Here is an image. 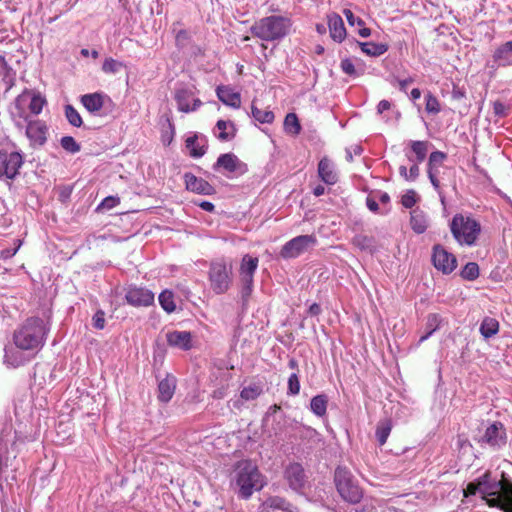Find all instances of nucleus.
<instances>
[{
	"label": "nucleus",
	"mask_w": 512,
	"mask_h": 512,
	"mask_svg": "<svg viewBox=\"0 0 512 512\" xmlns=\"http://www.w3.org/2000/svg\"><path fill=\"white\" fill-rule=\"evenodd\" d=\"M215 129V135L220 141H229L235 137L236 128L231 121L218 120Z\"/></svg>",
	"instance_id": "7c9ffc66"
},
{
	"label": "nucleus",
	"mask_w": 512,
	"mask_h": 512,
	"mask_svg": "<svg viewBox=\"0 0 512 512\" xmlns=\"http://www.w3.org/2000/svg\"><path fill=\"white\" fill-rule=\"evenodd\" d=\"M292 20L286 16L271 15L254 22L251 34L262 41L274 42L285 38L291 30Z\"/></svg>",
	"instance_id": "20e7f679"
},
{
	"label": "nucleus",
	"mask_w": 512,
	"mask_h": 512,
	"mask_svg": "<svg viewBox=\"0 0 512 512\" xmlns=\"http://www.w3.org/2000/svg\"><path fill=\"white\" fill-rule=\"evenodd\" d=\"M0 75H3L4 79L12 80V69L8 66L3 56H0Z\"/></svg>",
	"instance_id": "e2e57ef3"
},
{
	"label": "nucleus",
	"mask_w": 512,
	"mask_h": 512,
	"mask_svg": "<svg viewBox=\"0 0 512 512\" xmlns=\"http://www.w3.org/2000/svg\"><path fill=\"white\" fill-rule=\"evenodd\" d=\"M80 101L89 113L97 115L105 106L106 102H110L111 100L110 97L103 92H94L82 95Z\"/></svg>",
	"instance_id": "6ab92c4d"
},
{
	"label": "nucleus",
	"mask_w": 512,
	"mask_h": 512,
	"mask_svg": "<svg viewBox=\"0 0 512 512\" xmlns=\"http://www.w3.org/2000/svg\"><path fill=\"white\" fill-rule=\"evenodd\" d=\"M336 489L346 502L359 503L363 497L361 488L355 482L351 472L345 467H337L334 474Z\"/></svg>",
	"instance_id": "6e6552de"
},
{
	"label": "nucleus",
	"mask_w": 512,
	"mask_h": 512,
	"mask_svg": "<svg viewBox=\"0 0 512 512\" xmlns=\"http://www.w3.org/2000/svg\"><path fill=\"white\" fill-rule=\"evenodd\" d=\"M167 342L172 347L189 350L192 347V336L188 331H173L167 334Z\"/></svg>",
	"instance_id": "cd10ccee"
},
{
	"label": "nucleus",
	"mask_w": 512,
	"mask_h": 512,
	"mask_svg": "<svg viewBox=\"0 0 512 512\" xmlns=\"http://www.w3.org/2000/svg\"><path fill=\"white\" fill-rule=\"evenodd\" d=\"M432 262L434 267L443 274H450L457 267L456 257L441 245L433 247Z\"/></svg>",
	"instance_id": "2eb2a0df"
},
{
	"label": "nucleus",
	"mask_w": 512,
	"mask_h": 512,
	"mask_svg": "<svg viewBox=\"0 0 512 512\" xmlns=\"http://www.w3.org/2000/svg\"><path fill=\"white\" fill-rule=\"evenodd\" d=\"M352 243L354 246L364 251H372V249L374 248L373 238L363 234L356 235L353 238Z\"/></svg>",
	"instance_id": "c03bdc74"
},
{
	"label": "nucleus",
	"mask_w": 512,
	"mask_h": 512,
	"mask_svg": "<svg viewBox=\"0 0 512 512\" xmlns=\"http://www.w3.org/2000/svg\"><path fill=\"white\" fill-rule=\"evenodd\" d=\"M213 170H223L228 177L240 176L247 172V165L243 163L234 153L221 154L215 164Z\"/></svg>",
	"instance_id": "4468645a"
},
{
	"label": "nucleus",
	"mask_w": 512,
	"mask_h": 512,
	"mask_svg": "<svg viewBox=\"0 0 512 512\" xmlns=\"http://www.w3.org/2000/svg\"><path fill=\"white\" fill-rule=\"evenodd\" d=\"M361 51L368 56L378 57L388 50V45L374 42H358Z\"/></svg>",
	"instance_id": "e433bc0d"
},
{
	"label": "nucleus",
	"mask_w": 512,
	"mask_h": 512,
	"mask_svg": "<svg viewBox=\"0 0 512 512\" xmlns=\"http://www.w3.org/2000/svg\"><path fill=\"white\" fill-rule=\"evenodd\" d=\"M419 174H420L419 163L414 162V164L408 170V181H410V182L415 181L419 177Z\"/></svg>",
	"instance_id": "0e129e2a"
},
{
	"label": "nucleus",
	"mask_w": 512,
	"mask_h": 512,
	"mask_svg": "<svg viewBox=\"0 0 512 512\" xmlns=\"http://www.w3.org/2000/svg\"><path fill=\"white\" fill-rule=\"evenodd\" d=\"M418 201V195L415 190H407L401 197V204L407 209H411Z\"/></svg>",
	"instance_id": "603ef678"
},
{
	"label": "nucleus",
	"mask_w": 512,
	"mask_h": 512,
	"mask_svg": "<svg viewBox=\"0 0 512 512\" xmlns=\"http://www.w3.org/2000/svg\"><path fill=\"white\" fill-rule=\"evenodd\" d=\"M28 359L16 348H5L4 364L10 368H18L24 365Z\"/></svg>",
	"instance_id": "c756f323"
},
{
	"label": "nucleus",
	"mask_w": 512,
	"mask_h": 512,
	"mask_svg": "<svg viewBox=\"0 0 512 512\" xmlns=\"http://www.w3.org/2000/svg\"><path fill=\"white\" fill-rule=\"evenodd\" d=\"M480 333L485 339L496 335L499 331V322L492 317H485L480 325Z\"/></svg>",
	"instance_id": "4c0bfd02"
},
{
	"label": "nucleus",
	"mask_w": 512,
	"mask_h": 512,
	"mask_svg": "<svg viewBox=\"0 0 512 512\" xmlns=\"http://www.w3.org/2000/svg\"><path fill=\"white\" fill-rule=\"evenodd\" d=\"M442 317L437 313H431L427 316L426 321V333L422 335L418 341V345L426 341L429 337L432 336L434 332H436L441 324H442Z\"/></svg>",
	"instance_id": "f704fd0d"
},
{
	"label": "nucleus",
	"mask_w": 512,
	"mask_h": 512,
	"mask_svg": "<svg viewBox=\"0 0 512 512\" xmlns=\"http://www.w3.org/2000/svg\"><path fill=\"white\" fill-rule=\"evenodd\" d=\"M262 390L257 385H250L248 387H244L240 393V396L242 399L246 401H251L256 399L260 394Z\"/></svg>",
	"instance_id": "3c124183"
},
{
	"label": "nucleus",
	"mask_w": 512,
	"mask_h": 512,
	"mask_svg": "<svg viewBox=\"0 0 512 512\" xmlns=\"http://www.w3.org/2000/svg\"><path fill=\"white\" fill-rule=\"evenodd\" d=\"M358 63H355L351 58H344L341 60L340 68L342 72L350 77L356 78L364 74V65L356 60Z\"/></svg>",
	"instance_id": "2f4dec72"
},
{
	"label": "nucleus",
	"mask_w": 512,
	"mask_h": 512,
	"mask_svg": "<svg viewBox=\"0 0 512 512\" xmlns=\"http://www.w3.org/2000/svg\"><path fill=\"white\" fill-rule=\"evenodd\" d=\"M284 131L292 136H296L301 131L299 119L295 113H288L284 119Z\"/></svg>",
	"instance_id": "ea45409f"
},
{
	"label": "nucleus",
	"mask_w": 512,
	"mask_h": 512,
	"mask_svg": "<svg viewBox=\"0 0 512 512\" xmlns=\"http://www.w3.org/2000/svg\"><path fill=\"white\" fill-rule=\"evenodd\" d=\"M125 65L123 62L115 60L113 58H106L102 64V70L104 73L115 74L120 71Z\"/></svg>",
	"instance_id": "de8ad7c7"
},
{
	"label": "nucleus",
	"mask_w": 512,
	"mask_h": 512,
	"mask_svg": "<svg viewBox=\"0 0 512 512\" xmlns=\"http://www.w3.org/2000/svg\"><path fill=\"white\" fill-rule=\"evenodd\" d=\"M93 326L96 329H103L105 327V313L102 310H98L92 318Z\"/></svg>",
	"instance_id": "680f3d73"
},
{
	"label": "nucleus",
	"mask_w": 512,
	"mask_h": 512,
	"mask_svg": "<svg viewBox=\"0 0 512 512\" xmlns=\"http://www.w3.org/2000/svg\"><path fill=\"white\" fill-rule=\"evenodd\" d=\"M128 304L134 307H148L154 304V293L145 287L130 286L125 294Z\"/></svg>",
	"instance_id": "dca6fc26"
},
{
	"label": "nucleus",
	"mask_w": 512,
	"mask_h": 512,
	"mask_svg": "<svg viewBox=\"0 0 512 512\" xmlns=\"http://www.w3.org/2000/svg\"><path fill=\"white\" fill-rule=\"evenodd\" d=\"M14 438L11 431H3L0 435V470L11 465L17 456Z\"/></svg>",
	"instance_id": "f3484780"
},
{
	"label": "nucleus",
	"mask_w": 512,
	"mask_h": 512,
	"mask_svg": "<svg viewBox=\"0 0 512 512\" xmlns=\"http://www.w3.org/2000/svg\"><path fill=\"white\" fill-rule=\"evenodd\" d=\"M185 147L192 158H201L208 149V139L204 134L191 133L185 140Z\"/></svg>",
	"instance_id": "a211bd4d"
},
{
	"label": "nucleus",
	"mask_w": 512,
	"mask_h": 512,
	"mask_svg": "<svg viewBox=\"0 0 512 512\" xmlns=\"http://www.w3.org/2000/svg\"><path fill=\"white\" fill-rule=\"evenodd\" d=\"M439 172H440V167L427 166L428 178H429L434 189H438L439 185H440V181L438 179Z\"/></svg>",
	"instance_id": "4d7b16f0"
},
{
	"label": "nucleus",
	"mask_w": 512,
	"mask_h": 512,
	"mask_svg": "<svg viewBox=\"0 0 512 512\" xmlns=\"http://www.w3.org/2000/svg\"><path fill=\"white\" fill-rule=\"evenodd\" d=\"M176 388V379L171 375H167L164 379H162L158 384V399L163 402H169L175 392Z\"/></svg>",
	"instance_id": "c85d7f7f"
},
{
	"label": "nucleus",
	"mask_w": 512,
	"mask_h": 512,
	"mask_svg": "<svg viewBox=\"0 0 512 512\" xmlns=\"http://www.w3.org/2000/svg\"><path fill=\"white\" fill-rule=\"evenodd\" d=\"M391 107V103L388 100H381L377 105V112L379 114L384 113L385 111L389 110Z\"/></svg>",
	"instance_id": "338daca9"
},
{
	"label": "nucleus",
	"mask_w": 512,
	"mask_h": 512,
	"mask_svg": "<svg viewBox=\"0 0 512 512\" xmlns=\"http://www.w3.org/2000/svg\"><path fill=\"white\" fill-rule=\"evenodd\" d=\"M410 147L412 152L415 154V159H413L408 154L406 155L408 160L411 162L422 163L428 152L429 142L428 141H420V140H412L410 141Z\"/></svg>",
	"instance_id": "72a5a7b5"
},
{
	"label": "nucleus",
	"mask_w": 512,
	"mask_h": 512,
	"mask_svg": "<svg viewBox=\"0 0 512 512\" xmlns=\"http://www.w3.org/2000/svg\"><path fill=\"white\" fill-rule=\"evenodd\" d=\"M492 59L498 67L512 66V40L497 46L493 52Z\"/></svg>",
	"instance_id": "5701e85b"
},
{
	"label": "nucleus",
	"mask_w": 512,
	"mask_h": 512,
	"mask_svg": "<svg viewBox=\"0 0 512 512\" xmlns=\"http://www.w3.org/2000/svg\"><path fill=\"white\" fill-rule=\"evenodd\" d=\"M209 281L211 289L216 294L228 291L232 283L231 268L224 261H214L209 268Z\"/></svg>",
	"instance_id": "1a4fd4ad"
},
{
	"label": "nucleus",
	"mask_w": 512,
	"mask_h": 512,
	"mask_svg": "<svg viewBox=\"0 0 512 512\" xmlns=\"http://www.w3.org/2000/svg\"><path fill=\"white\" fill-rule=\"evenodd\" d=\"M184 181L186 189L200 194V195H211L215 192L214 187L203 178H199L192 173L184 174Z\"/></svg>",
	"instance_id": "aec40b11"
},
{
	"label": "nucleus",
	"mask_w": 512,
	"mask_h": 512,
	"mask_svg": "<svg viewBox=\"0 0 512 512\" xmlns=\"http://www.w3.org/2000/svg\"><path fill=\"white\" fill-rule=\"evenodd\" d=\"M25 135L29 140V145L33 149L43 147L48 139L49 126L40 119H30L25 123Z\"/></svg>",
	"instance_id": "f8f14e48"
},
{
	"label": "nucleus",
	"mask_w": 512,
	"mask_h": 512,
	"mask_svg": "<svg viewBox=\"0 0 512 512\" xmlns=\"http://www.w3.org/2000/svg\"><path fill=\"white\" fill-rule=\"evenodd\" d=\"M410 224L414 232L418 234L424 233L428 227L426 214L418 208L412 210Z\"/></svg>",
	"instance_id": "473e14b6"
},
{
	"label": "nucleus",
	"mask_w": 512,
	"mask_h": 512,
	"mask_svg": "<svg viewBox=\"0 0 512 512\" xmlns=\"http://www.w3.org/2000/svg\"><path fill=\"white\" fill-rule=\"evenodd\" d=\"M447 159V154L442 151H433L428 159L427 166H436L442 167L445 160Z\"/></svg>",
	"instance_id": "864d4df0"
},
{
	"label": "nucleus",
	"mask_w": 512,
	"mask_h": 512,
	"mask_svg": "<svg viewBox=\"0 0 512 512\" xmlns=\"http://www.w3.org/2000/svg\"><path fill=\"white\" fill-rule=\"evenodd\" d=\"M300 392V381L296 373H292L288 378L287 394L291 396L298 395Z\"/></svg>",
	"instance_id": "5fc2aeb1"
},
{
	"label": "nucleus",
	"mask_w": 512,
	"mask_h": 512,
	"mask_svg": "<svg viewBox=\"0 0 512 512\" xmlns=\"http://www.w3.org/2000/svg\"><path fill=\"white\" fill-rule=\"evenodd\" d=\"M259 259L246 254L242 257L240 263V279L241 281L250 282L254 280V274L258 268Z\"/></svg>",
	"instance_id": "a878e982"
},
{
	"label": "nucleus",
	"mask_w": 512,
	"mask_h": 512,
	"mask_svg": "<svg viewBox=\"0 0 512 512\" xmlns=\"http://www.w3.org/2000/svg\"><path fill=\"white\" fill-rule=\"evenodd\" d=\"M392 422L390 419L380 421L376 428V438L380 446L384 445L391 433Z\"/></svg>",
	"instance_id": "58836bf2"
},
{
	"label": "nucleus",
	"mask_w": 512,
	"mask_h": 512,
	"mask_svg": "<svg viewBox=\"0 0 512 512\" xmlns=\"http://www.w3.org/2000/svg\"><path fill=\"white\" fill-rule=\"evenodd\" d=\"M425 110L429 114L436 115L441 111L439 100L430 92L425 96Z\"/></svg>",
	"instance_id": "09e8293b"
},
{
	"label": "nucleus",
	"mask_w": 512,
	"mask_h": 512,
	"mask_svg": "<svg viewBox=\"0 0 512 512\" xmlns=\"http://www.w3.org/2000/svg\"><path fill=\"white\" fill-rule=\"evenodd\" d=\"M174 98L178 110L183 113L194 112L203 104L196 96V88L194 86H179L175 90Z\"/></svg>",
	"instance_id": "ddd939ff"
},
{
	"label": "nucleus",
	"mask_w": 512,
	"mask_h": 512,
	"mask_svg": "<svg viewBox=\"0 0 512 512\" xmlns=\"http://www.w3.org/2000/svg\"><path fill=\"white\" fill-rule=\"evenodd\" d=\"M218 99L227 106L239 108L241 105V96L229 86L220 85L216 88Z\"/></svg>",
	"instance_id": "bb28decb"
},
{
	"label": "nucleus",
	"mask_w": 512,
	"mask_h": 512,
	"mask_svg": "<svg viewBox=\"0 0 512 512\" xmlns=\"http://www.w3.org/2000/svg\"><path fill=\"white\" fill-rule=\"evenodd\" d=\"M285 478L293 490L298 491L302 489L306 481L302 465L299 463L289 464L285 469Z\"/></svg>",
	"instance_id": "412c9836"
},
{
	"label": "nucleus",
	"mask_w": 512,
	"mask_h": 512,
	"mask_svg": "<svg viewBox=\"0 0 512 512\" xmlns=\"http://www.w3.org/2000/svg\"><path fill=\"white\" fill-rule=\"evenodd\" d=\"M450 231L461 246H474L481 233L480 223L469 215L455 214L450 222Z\"/></svg>",
	"instance_id": "39448f33"
},
{
	"label": "nucleus",
	"mask_w": 512,
	"mask_h": 512,
	"mask_svg": "<svg viewBox=\"0 0 512 512\" xmlns=\"http://www.w3.org/2000/svg\"><path fill=\"white\" fill-rule=\"evenodd\" d=\"M316 244L317 238L313 234L299 235L282 246L280 256L283 259H294L314 248Z\"/></svg>",
	"instance_id": "9d476101"
},
{
	"label": "nucleus",
	"mask_w": 512,
	"mask_h": 512,
	"mask_svg": "<svg viewBox=\"0 0 512 512\" xmlns=\"http://www.w3.org/2000/svg\"><path fill=\"white\" fill-rule=\"evenodd\" d=\"M236 484L239 487V496L248 499L254 491L261 490L265 482L258 468L253 463L245 461L238 466Z\"/></svg>",
	"instance_id": "423d86ee"
},
{
	"label": "nucleus",
	"mask_w": 512,
	"mask_h": 512,
	"mask_svg": "<svg viewBox=\"0 0 512 512\" xmlns=\"http://www.w3.org/2000/svg\"><path fill=\"white\" fill-rule=\"evenodd\" d=\"M65 116L68 122L74 127H80L83 123L78 111L70 104L65 106Z\"/></svg>",
	"instance_id": "a18cd8bd"
},
{
	"label": "nucleus",
	"mask_w": 512,
	"mask_h": 512,
	"mask_svg": "<svg viewBox=\"0 0 512 512\" xmlns=\"http://www.w3.org/2000/svg\"><path fill=\"white\" fill-rule=\"evenodd\" d=\"M159 304L162 309L167 313H173L176 310V304L174 302V294L170 290H164L160 293Z\"/></svg>",
	"instance_id": "a19ab883"
},
{
	"label": "nucleus",
	"mask_w": 512,
	"mask_h": 512,
	"mask_svg": "<svg viewBox=\"0 0 512 512\" xmlns=\"http://www.w3.org/2000/svg\"><path fill=\"white\" fill-rule=\"evenodd\" d=\"M47 101L39 92L25 89L9 107V114L15 126L22 130L31 116L39 115Z\"/></svg>",
	"instance_id": "7ed1b4c3"
},
{
	"label": "nucleus",
	"mask_w": 512,
	"mask_h": 512,
	"mask_svg": "<svg viewBox=\"0 0 512 512\" xmlns=\"http://www.w3.org/2000/svg\"><path fill=\"white\" fill-rule=\"evenodd\" d=\"M23 163L24 155L14 143L0 146V179H15Z\"/></svg>",
	"instance_id": "0eeeda50"
},
{
	"label": "nucleus",
	"mask_w": 512,
	"mask_h": 512,
	"mask_svg": "<svg viewBox=\"0 0 512 512\" xmlns=\"http://www.w3.org/2000/svg\"><path fill=\"white\" fill-rule=\"evenodd\" d=\"M120 200L118 197L107 196L98 205L97 210H110L119 204Z\"/></svg>",
	"instance_id": "6e6d98bb"
},
{
	"label": "nucleus",
	"mask_w": 512,
	"mask_h": 512,
	"mask_svg": "<svg viewBox=\"0 0 512 512\" xmlns=\"http://www.w3.org/2000/svg\"><path fill=\"white\" fill-rule=\"evenodd\" d=\"M413 82H414L413 77H408V78H405V79H399L397 77H392L391 80H390V83L393 86L398 85L399 89L402 92H407L408 85L413 83Z\"/></svg>",
	"instance_id": "13d9d810"
},
{
	"label": "nucleus",
	"mask_w": 512,
	"mask_h": 512,
	"mask_svg": "<svg viewBox=\"0 0 512 512\" xmlns=\"http://www.w3.org/2000/svg\"><path fill=\"white\" fill-rule=\"evenodd\" d=\"M291 504L288 503L284 498L279 496H273L263 501L258 512H291Z\"/></svg>",
	"instance_id": "393cba45"
},
{
	"label": "nucleus",
	"mask_w": 512,
	"mask_h": 512,
	"mask_svg": "<svg viewBox=\"0 0 512 512\" xmlns=\"http://www.w3.org/2000/svg\"><path fill=\"white\" fill-rule=\"evenodd\" d=\"M493 113L498 118H505L511 112V105L508 103H504L502 101H494L493 102Z\"/></svg>",
	"instance_id": "8fccbe9b"
},
{
	"label": "nucleus",
	"mask_w": 512,
	"mask_h": 512,
	"mask_svg": "<svg viewBox=\"0 0 512 512\" xmlns=\"http://www.w3.org/2000/svg\"><path fill=\"white\" fill-rule=\"evenodd\" d=\"M60 145L66 152L71 154L78 153L81 149L80 144L72 136H63L60 139Z\"/></svg>",
	"instance_id": "49530a36"
},
{
	"label": "nucleus",
	"mask_w": 512,
	"mask_h": 512,
	"mask_svg": "<svg viewBox=\"0 0 512 512\" xmlns=\"http://www.w3.org/2000/svg\"><path fill=\"white\" fill-rule=\"evenodd\" d=\"M327 18L331 38L334 41L341 43L346 37V29L343 19L337 13H331Z\"/></svg>",
	"instance_id": "b1692460"
},
{
	"label": "nucleus",
	"mask_w": 512,
	"mask_h": 512,
	"mask_svg": "<svg viewBox=\"0 0 512 512\" xmlns=\"http://www.w3.org/2000/svg\"><path fill=\"white\" fill-rule=\"evenodd\" d=\"M461 277L467 281H474L479 277V266L475 262H468L460 272Z\"/></svg>",
	"instance_id": "37998d69"
},
{
	"label": "nucleus",
	"mask_w": 512,
	"mask_h": 512,
	"mask_svg": "<svg viewBox=\"0 0 512 512\" xmlns=\"http://www.w3.org/2000/svg\"><path fill=\"white\" fill-rule=\"evenodd\" d=\"M328 396L326 394H318L310 401V410L317 417H324L327 413Z\"/></svg>",
	"instance_id": "c9c22d12"
},
{
	"label": "nucleus",
	"mask_w": 512,
	"mask_h": 512,
	"mask_svg": "<svg viewBox=\"0 0 512 512\" xmlns=\"http://www.w3.org/2000/svg\"><path fill=\"white\" fill-rule=\"evenodd\" d=\"M227 395V389L225 387H220L213 391L212 397L215 399H223Z\"/></svg>",
	"instance_id": "774afa93"
},
{
	"label": "nucleus",
	"mask_w": 512,
	"mask_h": 512,
	"mask_svg": "<svg viewBox=\"0 0 512 512\" xmlns=\"http://www.w3.org/2000/svg\"><path fill=\"white\" fill-rule=\"evenodd\" d=\"M343 13L350 26H363L365 24L364 21L356 17L350 9H344Z\"/></svg>",
	"instance_id": "052dcab7"
},
{
	"label": "nucleus",
	"mask_w": 512,
	"mask_h": 512,
	"mask_svg": "<svg viewBox=\"0 0 512 512\" xmlns=\"http://www.w3.org/2000/svg\"><path fill=\"white\" fill-rule=\"evenodd\" d=\"M241 283H242L241 298H242L244 304H246V302L248 301L249 297L252 294L254 280H251L250 282L241 281Z\"/></svg>",
	"instance_id": "bf43d9fd"
},
{
	"label": "nucleus",
	"mask_w": 512,
	"mask_h": 512,
	"mask_svg": "<svg viewBox=\"0 0 512 512\" xmlns=\"http://www.w3.org/2000/svg\"><path fill=\"white\" fill-rule=\"evenodd\" d=\"M481 446H488L491 449L498 450L507 443V434L504 425L499 421L489 423L483 435L478 440Z\"/></svg>",
	"instance_id": "9b49d317"
},
{
	"label": "nucleus",
	"mask_w": 512,
	"mask_h": 512,
	"mask_svg": "<svg viewBox=\"0 0 512 512\" xmlns=\"http://www.w3.org/2000/svg\"><path fill=\"white\" fill-rule=\"evenodd\" d=\"M318 176L327 185H334L338 181V173L335 164L327 157H323L318 163Z\"/></svg>",
	"instance_id": "4be33fe9"
},
{
	"label": "nucleus",
	"mask_w": 512,
	"mask_h": 512,
	"mask_svg": "<svg viewBox=\"0 0 512 512\" xmlns=\"http://www.w3.org/2000/svg\"><path fill=\"white\" fill-rule=\"evenodd\" d=\"M251 115L261 124H271L274 121V113L271 110H261L254 104L251 106Z\"/></svg>",
	"instance_id": "79ce46f5"
},
{
	"label": "nucleus",
	"mask_w": 512,
	"mask_h": 512,
	"mask_svg": "<svg viewBox=\"0 0 512 512\" xmlns=\"http://www.w3.org/2000/svg\"><path fill=\"white\" fill-rule=\"evenodd\" d=\"M467 490L471 494L479 493L491 507H497L504 512H512V481L505 478H493L486 472L475 482L469 483Z\"/></svg>",
	"instance_id": "f257e3e1"
},
{
	"label": "nucleus",
	"mask_w": 512,
	"mask_h": 512,
	"mask_svg": "<svg viewBox=\"0 0 512 512\" xmlns=\"http://www.w3.org/2000/svg\"><path fill=\"white\" fill-rule=\"evenodd\" d=\"M366 205L368 207V209L374 213H377L379 212V205H378V202L375 198H373L372 196H368L366 198Z\"/></svg>",
	"instance_id": "69168bd1"
},
{
	"label": "nucleus",
	"mask_w": 512,
	"mask_h": 512,
	"mask_svg": "<svg viewBox=\"0 0 512 512\" xmlns=\"http://www.w3.org/2000/svg\"><path fill=\"white\" fill-rule=\"evenodd\" d=\"M49 330L48 321L40 317H30L15 330L14 344L20 350L38 351L44 346Z\"/></svg>",
	"instance_id": "f03ea898"
}]
</instances>
